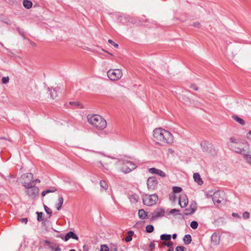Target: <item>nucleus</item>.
Returning <instances> with one entry per match:
<instances>
[{
    "instance_id": "obj_30",
    "label": "nucleus",
    "mask_w": 251,
    "mask_h": 251,
    "mask_svg": "<svg viewBox=\"0 0 251 251\" xmlns=\"http://www.w3.org/2000/svg\"><path fill=\"white\" fill-rule=\"evenodd\" d=\"M56 191V189L55 188H52L51 190H45L43 192H42V196H45L47 194H48L49 193H52V192H54Z\"/></svg>"
},
{
    "instance_id": "obj_15",
    "label": "nucleus",
    "mask_w": 251,
    "mask_h": 251,
    "mask_svg": "<svg viewBox=\"0 0 251 251\" xmlns=\"http://www.w3.org/2000/svg\"><path fill=\"white\" fill-rule=\"evenodd\" d=\"M165 213V211L162 208H159L157 209L155 211H154V213H153V215H152V218H157L159 217L163 216Z\"/></svg>"
},
{
    "instance_id": "obj_21",
    "label": "nucleus",
    "mask_w": 251,
    "mask_h": 251,
    "mask_svg": "<svg viewBox=\"0 0 251 251\" xmlns=\"http://www.w3.org/2000/svg\"><path fill=\"white\" fill-rule=\"evenodd\" d=\"M50 248L51 250L52 251H61V249L59 247V246H57L56 244H51L50 245Z\"/></svg>"
},
{
    "instance_id": "obj_23",
    "label": "nucleus",
    "mask_w": 251,
    "mask_h": 251,
    "mask_svg": "<svg viewBox=\"0 0 251 251\" xmlns=\"http://www.w3.org/2000/svg\"><path fill=\"white\" fill-rule=\"evenodd\" d=\"M22 177L23 179L27 178L30 182L33 178V175L31 173H28L26 174H24L22 175Z\"/></svg>"
},
{
    "instance_id": "obj_35",
    "label": "nucleus",
    "mask_w": 251,
    "mask_h": 251,
    "mask_svg": "<svg viewBox=\"0 0 251 251\" xmlns=\"http://www.w3.org/2000/svg\"><path fill=\"white\" fill-rule=\"evenodd\" d=\"M69 104L74 106H78L80 108L82 107V106H81V104L78 101H71L69 102Z\"/></svg>"
},
{
    "instance_id": "obj_53",
    "label": "nucleus",
    "mask_w": 251,
    "mask_h": 251,
    "mask_svg": "<svg viewBox=\"0 0 251 251\" xmlns=\"http://www.w3.org/2000/svg\"><path fill=\"white\" fill-rule=\"evenodd\" d=\"M113 247H114V248L113 249V250L114 251H117L118 248H117V246L116 245H113Z\"/></svg>"
},
{
    "instance_id": "obj_37",
    "label": "nucleus",
    "mask_w": 251,
    "mask_h": 251,
    "mask_svg": "<svg viewBox=\"0 0 251 251\" xmlns=\"http://www.w3.org/2000/svg\"><path fill=\"white\" fill-rule=\"evenodd\" d=\"M230 141L228 143H230V144H237V139L234 137H231L229 139Z\"/></svg>"
},
{
    "instance_id": "obj_4",
    "label": "nucleus",
    "mask_w": 251,
    "mask_h": 251,
    "mask_svg": "<svg viewBox=\"0 0 251 251\" xmlns=\"http://www.w3.org/2000/svg\"><path fill=\"white\" fill-rule=\"evenodd\" d=\"M33 182H24L23 186L27 189L26 193L30 197L34 198L39 194V189L37 187L34 186Z\"/></svg>"
},
{
    "instance_id": "obj_38",
    "label": "nucleus",
    "mask_w": 251,
    "mask_h": 251,
    "mask_svg": "<svg viewBox=\"0 0 251 251\" xmlns=\"http://www.w3.org/2000/svg\"><path fill=\"white\" fill-rule=\"evenodd\" d=\"M247 152L245 153V154H244V158L248 163L251 164V155L247 154Z\"/></svg>"
},
{
    "instance_id": "obj_33",
    "label": "nucleus",
    "mask_w": 251,
    "mask_h": 251,
    "mask_svg": "<svg viewBox=\"0 0 251 251\" xmlns=\"http://www.w3.org/2000/svg\"><path fill=\"white\" fill-rule=\"evenodd\" d=\"M191 227L194 229H196L198 226V223L197 222L193 221L190 224Z\"/></svg>"
},
{
    "instance_id": "obj_40",
    "label": "nucleus",
    "mask_w": 251,
    "mask_h": 251,
    "mask_svg": "<svg viewBox=\"0 0 251 251\" xmlns=\"http://www.w3.org/2000/svg\"><path fill=\"white\" fill-rule=\"evenodd\" d=\"M193 213L192 212V211L191 210V209L189 208H186L184 210V214L185 215H188L192 214Z\"/></svg>"
},
{
    "instance_id": "obj_5",
    "label": "nucleus",
    "mask_w": 251,
    "mask_h": 251,
    "mask_svg": "<svg viewBox=\"0 0 251 251\" xmlns=\"http://www.w3.org/2000/svg\"><path fill=\"white\" fill-rule=\"evenodd\" d=\"M107 76L112 81L119 80L123 75V73L121 69H110L107 73Z\"/></svg>"
},
{
    "instance_id": "obj_10",
    "label": "nucleus",
    "mask_w": 251,
    "mask_h": 251,
    "mask_svg": "<svg viewBox=\"0 0 251 251\" xmlns=\"http://www.w3.org/2000/svg\"><path fill=\"white\" fill-rule=\"evenodd\" d=\"M158 182L155 177H150L147 180L148 188L153 190L157 188Z\"/></svg>"
},
{
    "instance_id": "obj_20",
    "label": "nucleus",
    "mask_w": 251,
    "mask_h": 251,
    "mask_svg": "<svg viewBox=\"0 0 251 251\" xmlns=\"http://www.w3.org/2000/svg\"><path fill=\"white\" fill-rule=\"evenodd\" d=\"M192 241V238L190 235L186 234L183 238V241L186 244H189Z\"/></svg>"
},
{
    "instance_id": "obj_14",
    "label": "nucleus",
    "mask_w": 251,
    "mask_h": 251,
    "mask_svg": "<svg viewBox=\"0 0 251 251\" xmlns=\"http://www.w3.org/2000/svg\"><path fill=\"white\" fill-rule=\"evenodd\" d=\"M220 238L216 233H214L211 238V241L214 246L218 245L220 243Z\"/></svg>"
},
{
    "instance_id": "obj_11",
    "label": "nucleus",
    "mask_w": 251,
    "mask_h": 251,
    "mask_svg": "<svg viewBox=\"0 0 251 251\" xmlns=\"http://www.w3.org/2000/svg\"><path fill=\"white\" fill-rule=\"evenodd\" d=\"M188 203V200L187 196L182 194H181L179 198V204L181 208H184L187 206Z\"/></svg>"
},
{
    "instance_id": "obj_12",
    "label": "nucleus",
    "mask_w": 251,
    "mask_h": 251,
    "mask_svg": "<svg viewBox=\"0 0 251 251\" xmlns=\"http://www.w3.org/2000/svg\"><path fill=\"white\" fill-rule=\"evenodd\" d=\"M149 171L151 174H154L160 176L162 177H166V174L161 170L156 169L155 168H151L149 169Z\"/></svg>"
},
{
    "instance_id": "obj_51",
    "label": "nucleus",
    "mask_w": 251,
    "mask_h": 251,
    "mask_svg": "<svg viewBox=\"0 0 251 251\" xmlns=\"http://www.w3.org/2000/svg\"><path fill=\"white\" fill-rule=\"evenodd\" d=\"M173 243L171 241H169L168 243H167V246L170 248H173Z\"/></svg>"
},
{
    "instance_id": "obj_60",
    "label": "nucleus",
    "mask_w": 251,
    "mask_h": 251,
    "mask_svg": "<svg viewBox=\"0 0 251 251\" xmlns=\"http://www.w3.org/2000/svg\"><path fill=\"white\" fill-rule=\"evenodd\" d=\"M69 251H75V250L74 249H71V250H69Z\"/></svg>"
},
{
    "instance_id": "obj_50",
    "label": "nucleus",
    "mask_w": 251,
    "mask_h": 251,
    "mask_svg": "<svg viewBox=\"0 0 251 251\" xmlns=\"http://www.w3.org/2000/svg\"><path fill=\"white\" fill-rule=\"evenodd\" d=\"M247 137L248 139L251 140V131H250L247 134Z\"/></svg>"
},
{
    "instance_id": "obj_36",
    "label": "nucleus",
    "mask_w": 251,
    "mask_h": 251,
    "mask_svg": "<svg viewBox=\"0 0 251 251\" xmlns=\"http://www.w3.org/2000/svg\"><path fill=\"white\" fill-rule=\"evenodd\" d=\"M173 192L175 193H180L182 191V188L177 186H174L173 188Z\"/></svg>"
},
{
    "instance_id": "obj_52",
    "label": "nucleus",
    "mask_w": 251,
    "mask_h": 251,
    "mask_svg": "<svg viewBox=\"0 0 251 251\" xmlns=\"http://www.w3.org/2000/svg\"><path fill=\"white\" fill-rule=\"evenodd\" d=\"M168 152H169V153H170V154H173L175 152V151H174L173 149H169V150H168Z\"/></svg>"
},
{
    "instance_id": "obj_47",
    "label": "nucleus",
    "mask_w": 251,
    "mask_h": 251,
    "mask_svg": "<svg viewBox=\"0 0 251 251\" xmlns=\"http://www.w3.org/2000/svg\"><path fill=\"white\" fill-rule=\"evenodd\" d=\"M190 88L191 89H194L195 91H197L198 90V87L195 84H194L191 85Z\"/></svg>"
},
{
    "instance_id": "obj_27",
    "label": "nucleus",
    "mask_w": 251,
    "mask_h": 251,
    "mask_svg": "<svg viewBox=\"0 0 251 251\" xmlns=\"http://www.w3.org/2000/svg\"><path fill=\"white\" fill-rule=\"evenodd\" d=\"M63 203V199L62 197L58 198V203L57 204V209L58 210H60Z\"/></svg>"
},
{
    "instance_id": "obj_31",
    "label": "nucleus",
    "mask_w": 251,
    "mask_h": 251,
    "mask_svg": "<svg viewBox=\"0 0 251 251\" xmlns=\"http://www.w3.org/2000/svg\"><path fill=\"white\" fill-rule=\"evenodd\" d=\"M146 231L148 233H151L153 231L154 227L152 225H148L146 227Z\"/></svg>"
},
{
    "instance_id": "obj_2",
    "label": "nucleus",
    "mask_w": 251,
    "mask_h": 251,
    "mask_svg": "<svg viewBox=\"0 0 251 251\" xmlns=\"http://www.w3.org/2000/svg\"><path fill=\"white\" fill-rule=\"evenodd\" d=\"M88 122L94 127L99 130L104 129L107 126L106 120L99 115L88 116Z\"/></svg>"
},
{
    "instance_id": "obj_7",
    "label": "nucleus",
    "mask_w": 251,
    "mask_h": 251,
    "mask_svg": "<svg viewBox=\"0 0 251 251\" xmlns=\"http://www.w3.org/2000/svg\"><path fill=\"white\" fill-rule=\"evenodd\" d=\"M136 165L130 161H125L122 162L121 170L125 174L128 173L136 168Z\"/></svg>"
},
{
    "instance_id": "obj_9",
    "label": "nucleus",
    "mask_w": 251,
    "mask_h": 251,
    "mask_svg": "<svg viewBox=\"0 0 251 251\" xmlns=\"http://www.w3.org/2000/svg\"><path fill=\"white\" fill-rule=\"evenodd\" d=\"M227 146L230 147L231 149V150L239 153L245 154V153H247L246 150H245L243 148H242V145L241 144H238L237 143V144H230V143H227Z\"/></svg>"
},
{
    "instance_id": "obj_26",
    "label": "nucleus",
    "mask_w": 251,
    "mask_h": 251,
    "mask_svg": "<svg viewBox=\"0 0 251 251\" xmlns=\"http://www.w3.org/2000/svg\"><path fill=\"white\" fill-rule=\"evenodd\" d=\"M133 234V232L131 230H129L127 232V236L125 238V241L126 242H129L132 240V236Z\"/></svg>"
},
{
    "instance_id": "obj_6",
    "label": "nucleus",
    "mask_w": 251,
    "mask_h": 251,
    "mask_svg": "<svg viewBox=\"0 0 251 251\" xmlns=\"http://www.w3.org/2000/svg\"><path fill=\"white\" fill-rule=\"evenodd\" d=\"M158 199V196L156 194L145 195L143 198V201L146 205L151 206L155 204Z\"/></svg>"
},
{
    "instance_id": "obj_16",
    "label": "nucleus",
    "mask_w": 251,
    "mask_h": 251,
    "mask_svg": "<svg viewBox=\"0 0 251 251\" xmlns=\"http://www.w3.org/2000/svg\"><path fill=\"white\" fill-rule=\"evenodd\" d=\"M193 178L195 181L198 183V184L201 185L203 184V181L199 173H194L193 175Z\"/></svg>"
},
{
    "instance_id": "obj_49",
    "label": "nucleus",
    "mask_w": 251,
    "mask_h": 251,
    "mask_svg": "<svg viewBox=\"0 0 251 251\" xmlns=\"http://www.w3.org/2000/svg\"><path fill=\"white\" fill-rule=\"evenodd\" d=\"M179 211V210L178 209H171L170 213L171 214H174L176 212H178Z\"/></svg>"
},
{
    "instance_id": "obj_56",
    "label": "nucleus",
    "mask_w": 251,
    "mask_h": 251,
    "mask_svg": "<svg viewBox=\"0 0 251 251\" xmlns=\"http://www.w3.org/2000/svg\"><path fill=\"white\" fill-rule=\"evenodd\" d=\"M167 251H174L173 248H170Z\"/></svg>"
},
{
    "instance_id": "obj_39",
    "label": "nucleus",
    "mask_w": 251,
    "mask_h": 251,
    "mask_svg": "<svg viewBox=\"0 0 251 251\" xmlns=\"http://www.w3.org/2000/svg\"><path fill=\"white\" fill-rule=\"evenodd\" d=\"M44 208H45V211L47 212V213H48V214H50V217L51 214L52 213L51 210L46 205H44Z\"/></svg>"
},
{
    "instance_id": "obj_1",
    "label": "nucleus",
    "mask_w": 251,
    "mask_h": 251,
    "mask_svg": "<svg viewBox=\"0 0 251 251\" xmlns=\"http://www.w3.org/2000/svg\"><path fill=\"white\" fill-rule=\"evenodd\" d=\"M153 136L158 143L171 144L173 141V134L161 128H155L153 131Z\"/></svg>"
},
{
    "instance_id": "obj_3",
    "label": "nucleus",
    "mask_w": 251,
    "mask_h": 251,
    "mask_svg": "<svg viewBox=\"0 0 251 251\" xmlns=\"http://www.w3.org/2000/svg\"><path fill=\"white\" fill-rule=\"evenodd\" d=\"M96 161L95 163L97 167L100 168H103V172L109 170V165L111 164V160L110 158L104 156L102 154H99L95 158Z\"/></svg>"
},
{
    "instance_id": "obj_34",
    "label": "nucleus",
    "mask_w": 251,
    "mask_h": 251,
    "mask_svg": "<svg viewBox=\"0 0 251 251\" xmlns=\"http://www.w3.org/2000/svg\"><path fill=\"white\" fill-rule=\"evenodd\" d=\"M100 251H109V248L107 245H102L100 246Z\"/></svg>"
},
{
    "instance_id": "obj_55",
    "label": "nucleus",
    "mask_w": 251,
    "mask_h": 251,
    "mask_svg": "<svg viewBox=\"0 0 251 251\" xmlns=\"http://www.w3.org/2000/svg\"><path fill=\"white\" fill-rule=\"evenodd\" d=\"M167 243L165 242H163L162 243V246H167Z\"/></svg>"
},
{
    "instance_id": "obj_42",
    "label": "nucleus",
    "mask_w": 251,
    "mask_h": 251,
    "mask_svg": "<svg viewBox=\"0 0 251 251\" xmlns=\"http://www.w3.org/2000/svg\"><path fill=\"white\" fill-rule=\"evenodd\" d=\"M9 78L8 76L7 77H3L2 78V82L3 84H6L9 82Z\"/></svg>"
},
{
    "instance_id": "obj_25",
    "label": "nucleus",
    "mask_w": 251,
    "mask_h": 251,
    "mask_svg": "<svg viewBox=\"0 0 251 251\" xmlns=\"http://www.w3.org/2000/svg\"><path fill=\"white\" fill-rule=\"evenodd\" d=\"M160 239L163 241H170L171 239V236L170 234H162L160 236Z\"/></svg>"
},
{
    "instance_id": "obj_57",
    "label": "nucleus",
    "mask_w": 251,
    "mask_h": 251,
    "mask_svg": "<svg viewBox=\"0 0 251 251\" xmlns=\"http://www.w3.org/2000/svg\"><path fill=\"white\" fill-rule=\"evenodd\" d=\"M45 243L47 244H50V242L49 241H45Z\"/></svg>"
},
{
    "instance_id": "obj_43",
    "label": "nucleus",
    "mask_w": 251,
    "mask_h": 251,
    "mask_svg": "<svg viewBox=\"0 0 251 251\" xmlns=\"http://www.w3.org/2000/svg\"><path fill=\"white\" fill-rule=\"evenodd\" d=\"M193 26L195 27L200 28L201 27V25L200 23H199L198 22H196L193 23Z\"/></svg>"
},
{
    "instance_id": "obj_32",
    "label": "nucleus",
    "mask_w": 251,
    "mask_h": 251,
    "mask_svg": "<svg viewBox=\"0 0 251 251\" xmlns=\"http://www.w3.org/2000/svg\"><path fill=\"white\" fill-rule=\"evenodd\" d=\"M36 214H37V220L38 221H42L43 220L44 218H43V213L42 212H36Z\"/></svg>"
},
{
    "instance_id": "obj_41",
    "label": "nucleus",
    "mask_w": 251,
    "mask_h": 251,
    "mask_svg": "<svg viewBox=\"0 0 251 251\" xmlns=\"http://www.w3.org/2000/svg\"><path fill=\"white\" fill-rule=\"evenodd\" d=\"M243 218L244 219H249L250 218V213L246 211V212L243 213Z\"/></svg>"
},
{
    "instance_id": "obj_48",
    "label": "nucleus",
    "mask_w": 251,
    "mask_h": 251,
    "mask_svg": "<svg viewBox=\"0 0 251 251\" xmlns=\"http://www.w3.org/2000/svg\"><path fill=\"white\" fill-rule=\"evenodd\" d=\"M150 248L151 251H152L155 249V245L153 243H151L150 244Z\"/></svg>"
},
{
    "instance_id": "obj_58",
    "label": "nucleus",
    "mask_w": 251,
    "mask_h": 251,
    "mask_svg": "<svg viewBox=\"0 0 251 251\" xmlns=\"http://www.w3.org/2000/svg\"><path fill=\"white\" fill-rule=\"evenodd\" d=\"M35 182H40V180L38 179H36V180H35L34 181Z\"/></svg>"
},
{
    "instance_id": "obj_29",
    "label": "nucleus",
    "mask_w": 251,
    "mask_h": 251,
    "mask_svg": "<svg viewBox=\"0 0 251 251\" xmlns=\"http://www.w3.org/2000/svg\"><path fill=\"white\" fill-rule=\"evenodd\" d=\"M197 208V203L195 202H192L191 203L189 208L191 209V210L193 213L196 210Z\"/></svg>"
},
{
    "instance_id": "obj_61",
    "label": "nucleus",
    "mask_w": 251,
    "mask_h": 251,
    "mask_svg": "<svg viewBox=\"0 0 251 251\" xmlns=\"http://www.w3.org/2000/svg\"><path fill=\"white\" fill-rule=\"evenodd\" d=\"M108 53H109V54H110V55H112V53H109V52H108Z\"/></svg>"
},
{
    "instance_id": "obj_45",
    "label": "nucleus",
    "mask_w": 251,
    "mask_h": 251,
    "mask_svg": "<svg viewBox=\"0 0 251 251\" xmlns=\"http://www.w3.org/2000/svg\"><path fill=\"white\" fill-rule=\"evenodd\" d=\"M185 248L183 246H177L176 248V251H184Z\"/></svg>"
},
{
    "instance_id": "obj_54",
    "label": "nucleus",
    "mask_w": 251,
    "mask_h": 251,
    "mask_svg": "<svg viewBox=\"0 0 251 251\" xmlns=\"http://www.w3.org/2000/svg\"><path fill=\"white\" fill-rule=\"evenodd\" d=\"M176 236H177L176 234V233H175V234H174L173 235V238L174 239H175L176 238Z\"/></svg>"
},
{
    "instance_id": "obj_19",
    "label": "nucleus",
    "mask_w": 251,
    "mask_h": 251,
    "mask_svg": "<svg viewBox=\"0 0 251 251\" xmlns=\"http://www.w3.org/2000/svg\"><path fill=\"white\" fill-rule=\"evenodd\" d=\"M23 5L26 9H29L32 7V3L28 0H24L23 1Z\"/></svg>"
},
{
    "instance_id": "obj_24",
    "label": "nucleus",
    "mask_w": 251,
    "mask_h": 251,
    "mask_svg": "<svg viewBox=\"0 0 251 251\" xmlns=\"http://www.w3.org/2000/svg\"><path fill=\"white\" fill-rule=\"evenodd\" d=\"M100 184L101 187V190L102 189L104 190H106L108 189V185L104 180H100Z\"/></svg>"
},
{
    "instance_id": "obj_46",
    "label": "nucleus",
    "mask_w": 251,
    "mask_h": 251,
    "mask_svg": "<svg viewBox=\"0 0 251 251\" xmlns=\"http://www.w3.org/2000/svg\"><path fill=\"white\" fill-rule=\"evenodd\" d=\"M20 221L21 223H24L25 224H26L28 221L27 218H21L20 219Z\"/></svg>"
},
{
    "instance_id": "obj_22",
    "label": "nucleus",
    "mask_w": 251,
    "mask_h": 251,
    "mask_svg": "<svg viewBox=\"0 0 251 251\" xmlns=\"http://www.w3.org/2000/svg\"><path fill=\"white\" fill-rule=\"evenodd\" d=\"M138 215L140 219H144L147 216V213L143 209H140L138 211Z\"/></svg>"
},
{
    "instance_id": "obj_28",
    "label": "nucleus",
    "mask_w": 251,
    "mask_h": 251,
    "mask_svg": "<svg viewBox=\"0 0 251 251\" xmlns=\"http://www.w3.org/2000/svg\"><path fill=\"white\" fill-rule=\"evenodd\" d=\"M50 91L51 98L52 99H55L57 96L56 90L55 89H50Z\"/></svg>"
},
{
    "instance_id": "obj_13",
    "label": "nucleus",
    "mask_w": 251,
    "mask_h": 251,
    "mask_svg": "<svg viewBox=\"0 0 251 251\" xmlns=\"http://www.w3.org/2000/svg\"><path fill=\"white\" fill-rule=\"evenodd\" d=\"M61 238L65 241H67L70 238H73L76 240H78V237L73 231H69L68 232L64 237Z\"/></svg>"
},
{
    "instance_id": "obj_59",
    "label": "nucleus",
    "mask_w": 251,
    "mask_h": 251,
    "mask_svg": "<svg viewBox=\"0 0 251 251\" xmlns=\"http://www.w3.org/2000/svg\"><path fill=\"white\" fill-rule=\"evenodd\" d=\"M31 45L33 46H36V44L34 43H31Z\"/></svg>"
},
{
    "instance_id": "obj_18",
    "label": "nucleus",
    "mask_w": 251,
    "mask_h": 251,
    "mask_svg": "<svg viewBox=\"0 0 251 251\" xmlns=\"http://www.w3.org/2000/svg\"><path fill=\"white\" fill-rule=\"evenodd\" d=\"M129 198L130 201L132 203H136L139 200V197L138 196L135 194L131 195Z\"/></svg>"
},
{
    "instance_id": "obj_8",
    "label": "nucleus",
    "mask_w": 251,
    "mask_h": 251,
    "mask_svg": "<svg viewBox=\"0 0 251 251\" xmlns=\"http://www.w3.org/2000/svg\"><path fill=\"white\" fill-rule=\"evenodd\" d=\"M225 194L223 191H217L212 196V200L215 204H219L224 201Z\"/></svg>"
},
{
    "instance_id": "obj_17",
    "label": "nucleus",
    "mask_w": 251,
    "mask_h": 251,
    "mask_svg": "<svg viewBox=\"0 0 251 251\" xmlns=\"http://www.w3.org/2000/svg\"><path fill=\"white\" fill-rule=\"evenodd\" d=\"M232 119L242 126H244L245 125V122L244 120L236 115L232 116Z\"/></svg>"
},
{
    "instance_id": "obj_44",
    "label": "nucleus",
    "mask_w": 251,
    "mask_h": 251,
    "mask_svg": "<svg viewBox=\"0 0 251 251\" xmlns=\"http://www.w3.org/2000/svg\"><path fill=\"white\" fill-rule=\"evenodd\" d=\"M108 42L110 44H111V45H112L115 48H118V45L116 43H115L114 41H113L111 39H109L108 40Z\"/></svg>"
}]
</instances>
